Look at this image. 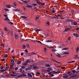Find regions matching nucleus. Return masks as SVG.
<instances>
[{
    "mask_svg": "<svg viewBox=\"0 0 79 79\" xmlns=\"http://www.w3.org/2000/svg\"><path fill=\"white\" fill-rule=\"evenodd\" d=\"M13 10L14 11H20V10L18 9H13Z\"/></svg>",
    "mask_w": 79,
    "mask_h": 79,
    "instance_id": "1a4fd4ad",
    "label": "nucleus"
},
{
    "mask_svg": "<svg viewBox=\"0 0 79 79\" xmlns=\"http://www.w3.org/2000/svg\"><path fill=\"white\" fill-rule=\"evenodd\" d=\"M79 48L78 47H77V48L76 49L77 53V52H78L79 51Z\"/></svg>",
    "mask_w": 79,
    "mask_h": 79,
    "instance_id": "f3484780",
    "label": "nucleus"
},
{
    "mask_svg": "<svg viewBox=\"0 0 79 79\" xmlns=\"http://www.w3.org/2000/svg\"><path fill=\"white\" fill-rule=\"evenodd\" d=\"M41 5H45V3H41Z\"/></svg>",
    "mask_w": 79,
    "mask_h": 79,
    "instance_id": "2f4dec72",
    "label": "nucleus"
},
{
    "mask_svg": "<svg viewBox=\"0 0 79 79\" xmlns=\"http://www.w3.org/2000/svg\"><path fill=\"white\" fill-rule=\"evenodd\" d=\"M67 21H71V19H67Z\"/></svg>",
    "mask_w": 79,
    "mask_h": 79,
    "instance_id": "e433bc0d",
    "label": "nucleus"
},
{
    "mask_svg": "<svg viewBox=\"0 0 79 79\" xmlns=\"http://www.w3.org/2000/svg\"><path fill=\"white\" fill-rule=\"evenodd\" d=\"M55 73H56V72L55 71H52V74H55Z\"/></svg>",
    "mask_w": 79,
    "mask_h": 79,
    "instance_id": "6e6d98bb",
    "label": "nucleus"
},
{
    "mask_svg": "<svg viewBox=\"0 0 79 79\" xmlns=\"http://www.w3.org/2000/svg\"><path fill=\"white\" fill-rule=\"evenodd\" d=\"M45 66H47V67H50V65L49 64H46Z\"/></svg>",
    "mask_w": 79,
    "mask_h": 79,
    "instance_id": "4be33fe9",
    "label": "nucleus"
},
{
    "mask_svg": "<svg viewBox=\"0 0 79 79\" xmlns=\"http://www.w3.org/2000/svg\"><path fill=\"white\" fill-rule=\"evenodd\" d=\"M76 72V71L75 70H73L72 71V73H75Z\"/></svg>",
    "mask_w": 79,
    "mask_h": 79,
    "instance_id": "412c9836",
    "label": "nucleus"
},
{
    "mask_svg": "<svg viewBox=\"0 0 79 79\" xmlns=\"http://www.w3.org/2000/svg\"><path fill=\"white\" fill-rule=\"evenodd\" d=\"M4 45H5V44H3L2 45V47H5Z\"/></svg>",
    "mask_w": 79,
    "mask_h": 79,
    "instance_id": "5fc2aeb1",
    "label": "nucleus"
},
{
    "mask_svg": "<svg viewBox=\"0 0 79 79\" xmlns=\"http://www.w3.org/2000/svg\"><path fill=\"white\" fill-rule=\"evenodd\" d=\"M68 40H71V38L70 37L68 38Z\"/></svg>",
    "mask_w": 79,
    "mask_h": 79,
    "instance_id": "680f3d73",
    "label": "nucleus"
},
{
    "mask_svg": "<svg viewBox=\"0 0 79 79\" xmlns=\"http://www.w3.org/2000/svg\"><path fill=\"white\" fill-rule=\"evenodd\" d=\"M21 63V62L20 61H19L17 62V63H18V64H20Z\"/></svg>",
    "mask_w": 79,
    "mask_h": 79,
    "instance_id": "bb28decb",
    "label": "nucleus"
},
{
    "mask_svg": "<svg viewBox=\"0 0 79 79\" xmlns=\"http://www.w3.org/2000/svg\"><path fill=\"white\" fill-rule=\"evenodd\" d=\"M63 54H64L65 55H68L69 54V52H64L63 53Z\"/></svg>",
    "mask_w": 79,
    "mask_h": 79,
    "instance_id": "6ab92c4d",
    "label": "nucleus"
},
{
    "mask_svg": "<svg viewBox=\"0 0 79 79\" xmlns=\"http://www.w3.org/2000/svg\"><path fill=\"white\" fill-rule=\"evenodd\" d=\"M15 39H17L18 38V35H15Z\"/></svg>",
    "mask_w": 79,
    "mask_h": 79,
    "instance_id": "2eb2a0df",
    "label": "nucleus"
},
{
    "mask_svg": "<svg viewBox=\"0 0 79 79\" xmlns=\"http://www.w3.org/2000/svg\"><path fill=\"white\" fill-rule=\"evenodd\" d=\"M29 62H30V60H27L23 64V65H24V66H26V65H27V64H28V63H29Z\"/></svg>",
    "mask_w": 79,
    "mask_h": 79,
    "instance_id": "f257e3e1",
    "label": "nucleus"
},
{
    "mask_svg": "<svg viewBox=\"0 0 79 79\" xmlns=\"http://www.w3.org/2000/svg\"><path fill=\"white\" fill-rule=\"evenodd\" d=\"M79 30V27H78L77 28L76 31H78V30Z\"/></svg>",
    "mask_w": 79,
    "mask_h": 79,
    "instance_id": "774afa93",
    "label": "nucleus"
},
{
    "mask_svg": "<svg viewBox=\"0 0 79 79\" xmlns=\"http://www.w3.org/2000/svg\"><path fill=\"white\" fill-rule=\"evenodd\" d=\"M14 5L16 6V3H14Z\"/></svg>",
    "mask_w": 79,
    "mask_h": 79,
    "instance_id": "69168bd1",
    "label": "nucleus"
},
{
    "mask_svg": "<svg viewBox=\"0 0 79 79\" xmlns=\"http://www.w3.org/2000/svg\"><path fill=\"white\" fill-rule=\"evenodd\" d=\"M73 24L74 25L76 26L77 24V22H73Z\"/></svg>",
    "mask_w": 79,
    "mask_h": 79,
    "instance_id": "5701e85b",
    "label": "nucleus"
},
{
    "mask_svg": "<svg viewBox=\"0 0 79 79\" xmlns=\"http://www.w3.org/2000/svg\"><path fill=\"white\" fill-rule=\"evenodd\" d=\"M50 79H58V78H51Z\"/></svg>",
    "mask_w": 79,
    "mask_h": 79,
    "instance_id": "09e8293b",
    "label": "nucleus"
},
{
    "mask_svg": "<svg viewBox=\"0 0 79 79\" xmlns=\"http://www.w3.org/2000/svg\"><path fill=\"white\" fill-rule=\"evenodd\" d=\"M4 57H5V58H7V57H8V55L6 54L4 56Z\"/></svg>",
    "mask_w": 79,
    "mask_h": 79,
    "instance_id": "37998d69",
    "label": "nucleus"
},
{
    "mask_svg": "<svg viewBox=\"0 0 79 79\" xmlns=\"http://www.w3.org/2000/svg\"><path fill=\"white\" fill-rule=\"evenodd\" d=\"M33 69H37V66H34L33 67Z\"/></svg>",
    "mask_w": 79,
    "mask_h": 79,
    "instance_id": "aec40b11",
    "label": "nucleus"
},
{
    "mask_svg": "<svg viewBox=\"0 0 79 79\" xmlns=\"http://www.w3.org/2000/svg\"><path fill=\"white\" fill-rule=\"evenodd\" d=\"M51 60H52V61H54V62H56V61L53 58L51 59Z\"/></svg>",
    "mask_w": 79,
    "mask_h": 79,
    "instance_id": "b1692460",
    "label": "nucleus"
},
{
    "mask_svg": "<svg viewBox=\"0 0 79 79\" xmlns=\"http://www.w3.org/2000/svg\"><path fill=\"white\" fill-rule=\"evenodd\" d=\"M52 52H56V50L54 49H52Z\"/></svg>",
    "mask_w": 79,
    "mask_h": 79,
    "instance_id": "58836bf2",
    "label": "nucleus"
},
{
    "mask_svg": "<svg viewBox=\"0 0 79 79\" xmlns=\"http://www.w3.org/2000/svg\"><path fill=\"white\" fill-rule=\"evenodd\" d=\"M37 29H38L35 28L34 29V30L35 31H37Z\"/></svg>",
    "mask_w": 79,
    "mask_h": 79,
    "instance_id": "864d4df0",
    "label": "nucleus"
},
{
    "mask_svg": "<svg viewBox=\"0 0 79 79\" xmlns=\"http://www.w3.org/2000/svg\"><path fill=\"white\" fill-rule=\"evenodd\" d=\"M63 77V78H64V79H67V78H68V77L66 75H64Z\"/></svg>",
    "mask_w": 79,
    "mask_h": 79,
    "instance_id": "f8f14e48",
    "label": "nucleus"
},
{
    "mask_svg": "<svg viewBox=\"0 0 79 79\" xmlns=\"http://www.w3.org/2000/svg\"><path fill=\"white\" fill-rule=\"evenodd\" d=\"M11 63H14V60H11Z\"/></svg>",
    "mask_w": 79,
    "mask_h": 79,
    "instance_id": "338daca9",
    "label": "nucleus"
},
{
    "mask_svg": "<svg viewBox=\"0 0 79 79\" xmlns=\"http://www.w3.org/2000/svg\"><path fill=\"white\" fill-rule=\"evenodd\" d=\"M56 56H58V57H59V58H60L61 57V55L59 53H57V54H56Z\"/></svg>",
    "mask_w": 79,
    "mask_h": 79,
    "instance_id": "6e6552de",
    "label": "nucleus"
},
{
    "mask_svg": "<svg viewBox=\"0 0 79 79\" xmlns=\"http://www.w3.org/2000/svg\"><path fill=\"white\" fill-rule=\"evenodd\" d=\"M36 74H39V75H40V73L39 72H36Z\"/></svg>",
    "mask_w": 79,
    "mask_h": 79,
    "instance_id": "052dcab7",
    "label": "nucleus"
},
{
    "mask_svg": "<svg viewBox=\"0 0 79 79\" xmlns=\"http://www.w3.org/2000/svg\"><path fill=\"white\" fill-rule=\"evenodd\" d=\"M52 42V40H46V42Z\"/></svg>",
    "mask_w": 79,
    "mask_h": 79,
    "instance_id": "dca6fc26",
    "label": "nucleus"
},
{
    "mask_svg": "<svg viewBox=\"0 0 79 79\" xmlns=\"http://www.w3.org/2000/svg\"><path fill=\"white\" fill-rule=\"evenodd\" d=\"M10 76H12L13 77H15V76H17V75H16V74L14 75V74H10Z\"/></svg>",
    "mask_w": 79,
    "mask_h": 79,
    "instance_id": "9d476101",
    "label": "nucleus"
},
{
    "mask_svg": "<svg viewBox=\"0 0 79 79\" xmlns=\"http://www.w3.org/2000/svg\"><path fill=\"white\" fill-rule=\"evenodd\" d=\"M6 7L7 8H10V5H6Z\"/></svg>",
    "mask_w": 79,
    "mask_h": 79,
    "instance_id": "4468645a",
    "label": "nucleus"
},
{
    "mask_svg": "<svg viewBox=\"0 0 79 79\" xmlns=\"http://www.w3.org/2000/svg\"><path fill=\"white\" fill-rule=\"evenodd\" d=\"M15 70H18V67H16L15 68Z\"/></svg>",
    "mask_w": 79,
    "mask_h": 79,
    "instance_id": "0e129e2a",
    "label": "nucleus"
},
{
    "mask_svg": "<svg viewBox=\"0 0 79 79\" xmlns=\"http://www.w3.org/2000/svg\"><path fill=\"white\" fill-rule=\"evenodd\" d=\"M73 77H75L77 76V75L76 74H74L73 75Z\"/></svg>",
    "mask_w": 79,
    "mask_h": 79,
    "instance_id": "a18cd8bd",
    "label": "nucleus"
},
{
    "mask_svg": "<svg viewBox=\"0 0 79 79\" xmlns=\"http://www.w3.org/2000/svg\"><path fill=\"white\" fill-rule=\"evenodd\" d=\"M12 70V71H13V74H16V73H15V71H14V69L13 68Z\"/></svg>",
    "mask_w": 79,
    "mask_h": 79,
    "instance_id": "a211bd4d",
    "label": "nucleus"
},
{
    "mask_svg": "<svg viewBox=\"0 0 79 79\" xmlns=\"http://www.w3.org/2000/svg\"><path fill=\"white\" fill-rule=\"evenodd\" d=\"M7 19H8V17H6V19H5L4 20H7Z\"/></svg>",
    "mask_w": 79,
    "mask_h": 79,
    "instance_id": "79ce46f5",
    "label": "nucleus"
},
{
    "mask_svg": "<svg viewBox=\"0 0 79 79\" xmlns=\"http://www.w3.org/2000/svg\"><path fill=\"white\" fill-rule=\"evenodd\" d=\"M23 76H24V77H25L26 76V74H23L22 75H18L17 76V77H23Z\"/></svg>",
    "mask_w": 79,
    "mask_h": 79,
    "instance_id": "f03ea898",
    "label": "nucleus"
},
{
    "mask_svg": "<svg viewBox=\"0 0 79 79\" xmlns=\"http://www.w3.org/2000/svg\"><path fill=\"white\" fill-rule=\"evenodd\" d=\"M5 71V69H2V70H0V72H4Z\"/></svg>",
    "mask_w": 79,
    "mask_h": 79,
    "instance_id": "c756f323",
    "label": "nucleus"
},
{
    "mask_svg": "<svg viewBox=\"0 0 79 79\" xmlns=\"http://www.w3.org/2000/svg\"><path fill=\"white\" fill-rule=\"evenodd\" d=\"M21 18H23V19H27V17L22 16H21Z\"/></svg>",
    "mask_w": 79,
    "mask_h": 79,
    "instance_id": "9b49d317",
    "label": "nucleus"
},
{
    "mask_svg": "<svg viewBox=\"0 0 79 79\" xmlns=\"http://www.w3.org/2000/svg\"><path fill=\"white\" fill-rule=\"evenodd\" d=\"M31 68L30 67H28L25 70V71H29V70H31Z\"/></svg>",
    "mask_w": 79,
    "mask_h": 79,
    "instance_id": "0eeeda50",
    "label": "nucleus"
},
{
    "mask_svg": "<svg viewBox=\"0 0 79 79\" xmlns=\"http://www.w3.org/2000/svg\"><path fill=\"white\" fill-rule=\"evenodd\" d=\"M4 10H5V11H9V9H4Z\"/></svg>",
    "mask_w": 79,
    "mask_h": 79,
    "instance_id": "cd10ccee",
    "label": "nucleus"
},
{
    "mask_svg": "<svg viewBox=\"0 0 79 79\" xmlns=\"http://www.w3.org/2000/svg\"><path fill=\"white\" fill-rule=\"evenodd\" d=\"M73 35L74 36H75V37H79V35L76 33H73Z\"/></svg>",
    "mask_w": 79,
    "mask_h": 79,
    "instance_id": "39448f33",
    "label": "nucleus"
},
{
    "mask_svg": "<svg viewBox=\"0 0 79 79\" xmlns=\"http://www.w3.org/2000/svg\"><path fill=\"white\" fill-rule=\"evenodd\" d=\"M51 17L52 18H56V19H58V17L57 15H56L55 16H52Z\"/></svg>",
    "mask_w": 79,
    "mask_h": 79,
    "instance_id": "423d86ee",
    "label": "nucleus"
},
{
    "mask_svg": "<svg viewBox=\"0 0 79 79\" xmlns=\"http://www.w3.org/2000/svg\"><path fill=\"white\" fill-rule=\"evenodd\" d=\"M46 71H47V72H50V70H49L48 69V70H46Z\"/></svg>",
    "mask_w": 79,
    "mask_h": 79,
    "instance_id": "bf43d9fd",
    "label": "nucleus"
},
{
    "mask_svg": "<svg viewBox=\"0 0 79 79\" xmlns=\"http://www.w3.org/2000/svg\"><path fill=\"white\" fill-rule=\"evenodd\" d=\"M71 13H72L73 14L74 13V10H71Z\"/></svg>",
    "mask_w": 79,
    "mask_h": 79,
    "instance_id": "7c9ffc66",
    "label": "nucleus"
},
{
    "mask_svg": "<svg viewBox=\"0 0 79 79\" xmlns=\"http://www.w3.org/2000/svg\"><path fill=\"white\" fill-rule=\"evenodd\" d=\"M26 55L27 56H31V54H28V53H27Z\"/></svg>",
    "mask_w": 79,
    "mask_h": 79,
    "instance_id": "f704fd0d",
    "label": "nucleus"
},
{
    "mask_svg": "<svg viewBox=\"0 0 79 79\" xmlns=\"http://www.w3.org/2000/svg\"><path fill=\"white\" fill-rule=\"evenodd\" d=\"M73 77H74V76H73V75H72L70 76L69 79L71 78H73Z\"/></svg>",
    "mask_w": 79,
    "mask_h": 79,
    "instance_id": "72a5a7b5",
    "label": "nucleus"
},
{
    "mask_svg": "<svg viewBox=\"0 0 79 79\" xmlns=\"http://www.w3.org/2000/svg\"><path fill=\"white\" fill-rule=\"evenodd\" d=\"M26 7H27L28 8H29L30 9H31L32 8V6H31L30 5H27L26 6Z\"/></svg>",
    "mask_w": 79,
    "mask_h": 79,
    "instance_id": "7ed1b4c3",
    "label": "nucleus"
},
{
    "mask_svg": "<svg viewBox=\"0 0 79 79\" xmlns=\"http://www.w3.org/2000/svg\"><path fill=\"white\" fill-rule=\"evenodd\" d=\"M55 11L54 10H53L52 11V13H55Z\"/></svg>",
    "mask_w": 79,
    "mask_h": 79,
    "instance_id": "c9c22d12",
    "label": "nucleus"
},
{
    "mask_svg": "<svg viewBox=\"0 0 79 79\" xmlns=\"http://www.w3.org/2000/svg\"><path fill=\"white\" fill-rule=\"evenodd\" d=\"M4 30L5 31H7V28H6V27H5L4 28Z\"/></svg>",
    "mask_w": 79,
    "mask_h": 79,
    "instance_id": "473e14b6",
    "label": "nucleus"
},
{
    "mask_svg": "<svg viewBox=\"0 0 79 79\" xmlns=\"http://www.w3.org/2000/svg\"><path fill=\"white\" fill-rule=\"evenodd\" d=\"M64 11V10H62V11L60 10H59L60 13H63V11Z\"/></svg>",
    "mask_w": 79,
    "mask_h": 79,
    "instance_id": "8fccbe9b",
    "label": "nucleus"
},
{
    "mask_svg": "<svg viewBox=\"0 0 79 79\" xmlns=\"http://www.w3.org/2000/svg\"><path fill=\"white\" fill-rule=\"evenodd\" d=\"M31 73L32 74V75H33V76L35 75V74H34V73L32 72Z\"/></svg>",
    "mask_w": 79,
    "mask_h": 79,
    "instance_id": "4d7b16f0",
    "label": "nucleus"
},
{
    "mask_svg": "<svg viewBox=\"0 0 79 79\" xmlns=\"http://www.w3.org/2000/svg\"><path fill=\"white\" fill-rule=\"evenodd\" d=\"M36 3H38V4H40L41 2H39L37 1H36Z\"/></svg>",
    "mask_w": 79,
    "mask_h": 79,
    "instance_id": "49530a36",
    "label": "nucleus"
},
{
    "mask_svg": "<svg viewBox=\"0 0 79 79\" xmlns=\"http://www.w3.org/2000/svg\"><path fill=\"white\" fill-rule=\"evenodd\" d=\"M67 49H68V48H64L62 49V50H67Z\"/></svg>",
    "mask_w": 79,
    "mask_h": 79,
    "instance_id": "c85d7f7f",
    "label": "nucleus"
},
{
    "mask_svg": "<svg viewBox=\"0 0 79 79\" xmlns=\"http://www.w3.org/2000/svg\"><path fill=\"white\" fill-rule=\"evenodd\" d=\"M8 23H9V24H12V25H14V23L13 22H8Z\"/></svg>",
    "mask_w": 79,
    "mask_h": 79,
    "instance_id": "393cba45",
    "label": "nucleus"
},
{
    "mask_svg": "<svg viewBox=\"0 0 79 79\" xmlns=\"http://www.w3.org/2000/svg\"><path fill=\"white\" fill-rule=\"evenodd\" d=\"M48 69L50 71H51L52 69L50 67H49L48 68Z\"/></svg>",
    "mask_w": 79,
    "mask_h": 79,
    "instance_id": "4c0bfd02",
    "label": "nucleus"
},
{
    "mask_svg": "<svg viewBox=\"0 0 79 79\" xmlns=\"http://www.w3.org/2000/svg\"><path fill=\"white\" fill-rule=\"evenodd\" d=\"M23 48H26V46H25V45H23Z\"/></svg>",
    "mask_w": 79,
    "mask_h": 79,
    "instance_id": "13d9d810",
    "label": "nucleus"
},
{
    "mask_svg": "<svg viewBox=\"0 0 79 79\" xmlns=\"http://www.w3.org/2000/svg\"><path fill=\"white\" fill-rule=\"evenodd\" d=\"M77 56H78V55H75V59H76V58H77Z\"/></svg>",
    "mask_w": 79,
    "mask_h": 79,
    "instance_id": "de8ad7c7",
    "label": "nucleus"
},
{
    "mask_svg": "<svg viewBox=\"0 0 79 79\" xmlns=\"http://www.w3.org/2000/svg\"><path fill=\"white\" fill-rule=\"evenodd\" d=\"M10 34L11 35H13V32L11 31L10 33Z\"/></svg>",
    "mask_w": 79,
    "mask_h": 79,
    "instance_id": "e2e57ef3",
    "label": "nucleus"
},
{
    "mask_svg": "<svg viewBox=\"0 0 79 79\" xmlns=\"http://www.w3.org/2000/svg\"><path fill=\"white\" fill-rule=\"evenodd\" d=\"M61 69H65V67H62L61 68Z\"/></svg>",
    "mask_w": 79,
    "mask_h": 79,
    "instance_id": "c03bdc74",
    "label": "nucleus"
},
{
    "mask_svg": "<svg viewBox=\"0 0 79 79\" xmlns=\"http://www.w3.org/2000/svg\"><path fill=\"white\" fill-rule=\"evenodd\" d=\"M22 68L23 69H25V68H26L24 66H22Z\"/></svg>",
    "mask_w": 79,
    "mask_h": 79,
    "instance_id": "603ef678",
    "label": "nucleus"
},
{
    "mask_svg": "<svg viewBox=\"0 0 79 79\" xmlns=\"http://www.w3.org/2000/svg\"><path fill=\"white\" fill-rule=\"evenodd\" d=\"M44 52H46V51H47V48H44Z\"/></svg>",
    "mask_w": 79,
    "mask_h": 79,
    "instance_id": "a19ab883",
    "label": "nucleus"
},
{
    "mask_svg": "<svg viewBox=\"0 0 79 79\" xmlns=\"http://www.w3.org/2000/svg\"><path fill=\"white\" fill-rule=\"evenodd\" d=\"M6 77H10V74H7L6 75Z\"/></svg>",
    "mask_w": 79,
    "mask_h": 79,
    "instance_id": "a878e982",
    "label": "nucleus"
},
{
    "mask_svg": "<svg viewBox=\"0 0 79 79\" xmlns=\"http://www.w3.org/2000/svg\"><path fill=\"white\" fill-rule=\"evenodd\" d=\"M27 75L28 76H29L30 77H32V75H31V74L30 73H28Z\"/></svg>",
    "mask_w": 79,
    "mask_h": 79,
    "instance_id": "ddd939ff",
    "label": "nucleus"
},
{
    "mask_svg": "<svg viewBox=\"0 0 79 79\" xmlns=\"http://www.w3.org/2000/svg\"><path fill=\"white\" fill-rule=\"evenodd\" d=\"M52 72H49V73H48V74H49V75L52 74Z\"/></svg>",
    "mask_w": 79,
    "mask_h": 79,
    "instance_id": "3c124183",
    "label": "nucleus"
},
{
    "mask_svg": "<svg viewBox=\"0 0 79 79\" xmlns=\"http://www.w3.org/2000/svg\"><path fill=\"white\" fill-rule=\"evenodd\" d=\"M70 29H71V28H67L65 29L64 31V32H67V31H69V30H70Z\"/></svg>",
    "mask_w": 79,
    "mask_h": 79,
    "instance_id": "20e7f679",
    "label": "nucleus"
},
{
    "mask_svg": "<svg viewBox=\"0 0 79 79\" xmlns=\"http://www.w3.org/2000/svg\"><path fill=\"white\" fill-rule=\"evenodd\" d=\"M32 5H34L35 6H37V4H32Z\"/></svg>",
    "mask_w": 79,
    "mask_h": 79,
    "instance_id": "ea45409f",
    "label": "nucleus"
}]
</instances>
